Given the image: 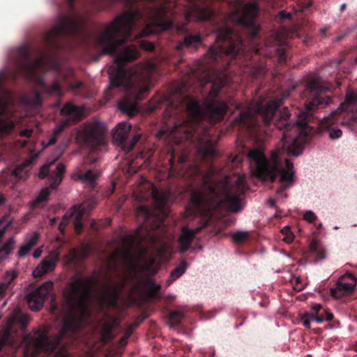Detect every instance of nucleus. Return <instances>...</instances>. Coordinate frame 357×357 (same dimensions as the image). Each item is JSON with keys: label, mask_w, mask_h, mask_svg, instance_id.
<instances>
[{"label": "nucleus", "mask_w": 357, "mask_h": 357, "mask_svg": "<svg viewBox=\"0 0 357 357\" xmlns=\"http://www.w3.org/2000/svg\"><path fill=\"white\" fill-rule=\"evenodd\" d=\"M327 89L318 78L307 82L305 93L310 97L305 102V109L298 114L296 122L290 120L291 114L287 107L279 110L281 100H271L265 103L260 100L250 103L233 121L234 126L241 127L251 137H258L261 132L266 131L273 117H276L273 126L282 131V150L273 151L271 158H268L263 151L254 149L249 151L248 158L251 172L256 177L264 181L274 183L280 176V186L276 190L278 195H284L287 197V195L284 192L294 182V164L287 158L283 159L280 155L282 152L287 151L289 155H300L307 137L328 130L336 123L337 116L342 112L348 113L347 117L344 116L341 124L349 127L357 126V111H353L354 105L357 103V93L354 92L347 94L344 102L339 109L318 119L316 127L310 125L316 119L314 116L315 111L326 107L331 102L330 96L324 93Z\"/></svg>", "instance_id": "nucleus-1"}, {"label": "nucleus", "mask_w": 357, "mask_h": 357, "mask_svg": "<svg viewBox=\"0 0 357 357\" xmlns=\"http://www.w3.org/2000/svg\"><path fill=\"white\" fill-rule=\"evenodd\" d=\"M142 15L139 9H135L117 16L94 40L96 47L101 50L100 56L115 55L114 63L107 69L109 85L106 96L112 98L109 94L112 89L125 86L128 91L129 99L123 98L118 107L129 115L137 111V102L148 96L151 89V74L155 69V65L147 63L126 68V63L138 58L137 47L132 45L123 47L118 54L116 52L123 43L132 39V32Z\"/></svg>", "instance_id": "nucleus-2"}, {"label": "nucleus", "mask_w": 357, "mask_h": 357, "mask_svg": "<svg viewBox=\"0 0 357 357\" xmlns=\"http://www.w3.org/2000/svg\"><path fill=\"white\" fill-rule=\"evenodd\" d=\"M99 278L91 276L73 275L63 291L66 314L57 336L49 337L44 331L38 330L33 337L31 357H69L63 339L74 335L81 328L86 317L89 315V303L94 296V287Z\"/></svg>", "instance_id": "nucleus-3"}, {"label": "nucleus", "mask_w": 357, "mask_h": 357, "mask_svg": "<svg viewBox=\"0 0 357 357\" xmlns=\"http://www.w3.org/2000/svg\"><path fill=\"white\" fill-rule=\"evenodd\" d=\"M211 89L203 100V109L196 99L186 96L179 105L170 103L165 112V127L158 132V137L166 135L176 143L183 140H191L196 132L197 126L202 119L207 116L213 123L220 121L228 109L227 104L218 100L221 89L227 84V78L217 75L210 79Z\"/></svg>", "instance_id": "nucleus-4"}, {"label": "nucleus", "mask_w": 357, "mask_h": 357, "mask_svg": "<svg viewBox=\"0 0 357 357\" xmlns=\"http://www.w3.org/2000/svg\"><path fill=\"white\" fill-rule=\"evenodd\" d=\"M186 160L187 156L185 155L178 157L177 162L182 166L181 174L186 179L191 181H199L201 183L199 187L192 190L190 197V202L197 212L210 211L215 206L221 197L231 211L236 213L240 211V196L244 194L246 189L245 178L239 176L232 183L228 181L218 183L212 181L197 165H188L184 169L183 165Z\"/></svg>", "instance_id": "nucleus-5"}, {"label": "nucleus", "mask_w": 357, "mask_h": 357, "mask_svg": "<svg viewBox=\"0 0 357 357\" xmlns=\"http://www.w3.org/2000/svg\"><path fill=\"white\" fill-rule=\"evenodd\" d=\"M151 195L153 199L155 209L151 211L146 206H140L137 208V212L139 216L143 218V222L139 225L138 230L135 235L126 236L123 241L130 245L126 248L123 257L126 259L132 260L133 255L132 254L130 246L135 241L139 243L149 239L153 246L160 245L157 252L160 255H165L168 250V243L163 240L158 234L153 233L164 230V221L168 216L167 202L169 195L166 192H160L157 188L152 190Z\"/></svg>", "instance_id": "nucleus-6"}, {"label": "nucleus", "mask_w": 357, "mask_h": 357, "mask_svg": "<svg viewBox=\"0 0 357 357\" xmlns=\"http://www.w3.org/2000/svg\"><path fill=\"white\" fill-rule=\"evenodd\" d=\"M15 69L10 73L15 81L19 76L36 83L44 92L50 95L61 96V87L58 80H54L50 86L45 82L43 73L47 70V65L45 55L33 58L30 54L28 45H23L17 49L13 59Z\"/></svg>", "instance_id": "nucleus-7"}, {"label": "nucleus", "mask_w": 357, "mask_h": 357, "mask_svg": "<svg viewBox=\"0 0 357 357\" xmlns=\"http://www.w3.org/2000/svg\"><path fill=\"white\" fill-rule=\"evenodd\" d=\"M244 53L242 38L233 32L231 29L225 27L219 31L215 44L208 52L211 62L218 63L228 59L227 63Z\"/></svg>", "instance_id": "nucleus-8"}, {"label": "nucleus", "mask_w": 357, "mask_h": 357, "mask_svg": "<svg viewBox=\"0 0 357 357\" xmlns=\"http://www.w3.org/2000/svg\"><path fill=\"white\" fill-rule=\"evenodd\" d=\"M84 27V22L79 17L61 14L55 25L43 35V43L48 48L57 50L62 46L63 38L79 35Z\"/></svg>", "instance_id": "nucleus-9"}, {"label": "nucleus", "mask_w": 357, "mask_h": 357, "mask_svg": "<svg viewBox=\"0 0 357 357\" xmlns=\"http://www.w3.org/2000/svg\"><path fill=\"white\" fill-rule=\"evenodd\" d=\"M259 7L255 2L243 4L241 0H237L234 10L231 13L230 20L238 25L245 28L252 39L257 37L260 27L257 23Z\"/></svg>", "instance_id": "nucleus-10"}, {"label": "nucleus", "mask_w": 357, "mask_h": 357, "mask_svg": "<svg viewBox=\"0 0 357 357\" xmlns=\"http://www.w3.org/2000/svg\"><path fill=\"white\" fill-rule=\"evenodd\" d=\"M175 1H164L149 8L148 15L150 25L157 31H166L173 26L172 16L176 13Z\"/></svg>", "instance_id": "nucleus-11"}, {"label": "nucleus", "mask_w": 357, "mask_h": 357, "mask_svg": "<svg viewBox=\"0 0 357 357\" xmlns=\"http://www.w3.org/2000/svg\"><path fill=\"white\" fill-rule=\"evenodd\" d=\"M131 125L127 122H121L115 127L112 132L113 141L121 146L126 153L132 150L141 137L139 134L134 135L131 139H129Z\"/></svg>", "instance_id": "nucleus-12"}, {"label": "nucleus", "mask_w": 357, "mask_h": 357, "mask_svg": "<svg viewBox=\"0 0 357 357\" xmlns=\"http://www.w3.org/2000/svg\"><path fill=\"white\" fill-rule=\"evenodd\" d=\"M185 20L190 21H206L210 20L214 15V11L208 6H204L203 0H185Z\"/></svg>", "instance_id": "nucleus-13"}, {"label": "nucleus", "mask_w": 357, "mask_h": 357, "mask_svg": "<svg viewBox=\"0 0 357 357\" xmlns=\"http://www.w3.org/2000/svg\"><path fill=\"white\" fill-rule=\"evenodd\" d=\"M53 286L52 281H47L26 295L27 303L31 310L37 312L43 307L45 300L52 290Z\"/></svg>", "instance_id": "nucleus-14"}, {"label": "nucleus", "mask_w": 357, "mask_h": 357, "mask_svg": "<svg viewBox=\"0 0 357 357\" xmlns=\"http://www.w3.org/2000/svg\"><path fill=\"white\" fill-rule=\"evenodd\" d=\"M356 284V280L354 275L347 273L338 279L335 287L330 289L331 295L335 298L349 296L353 293Z\"/></svg>", "instance_id": "nucleus-15"}, {"label": "nucleus", "mask_w": 357, "mask_h": 357, "mask_svg": "<svg viewBox=\"0 0 357 357\" xmlns=\"http://www.w3.org/2000/svg\"><path fill=\"white\" fill-rule=\"evenodd\" d=\"M97 205L96 199H89L81 204L75 205L71 208L75 215V231L77 234H80L84 229V217L88 215Z\"/></svg>", "instance_id": "nucleus-16"}, {"label": "nucleus", "mask_w": 357, "mask_h": 357, "mask_svg": "<svg viewBox=\"0 0 357 357\" xmlns=\"http://www.w3.org/2000/svg\"><path fill=\"white\" fill-rule=\"evenodd\" d=\"M60 112L61 115L68 116L69 118L62 121L61 123L54 129L53 134L58 137L65 128L70 126L73 123L79 121L82 115L80 109L70 102L66 103L61 108Z\"/></svg>", "instance_id": "nucleus-17"}, {"label": "nucleus", "mask_w": 357, "mask_h": 357, "mask_svg": "<svg viewBox=\"0 0 357 357\" xmlns=\"http://www.w3.org/2000/svg\"><path fill=\"white\" fill-rule=\"evenodd\" d=\"M99 176L100 172L98 169H89L85 170L84 165H82L74 169L71 174V178L75 181H79L89 185L91 189H94Z\"/></svg>", "instance_id": "nucleus-18"}, {"label": "nucleus", "mask_w": 357, "mask_h": 357, "mask_svg": "<svg viewBox=\"0 0 357 357\" xmlns=\"http://www.w3.org/2000/svg\"><path fill=\"white\" fill-rule=\"evenodd\" d=\"M77 139L91 151H96L104 144L103 137L94 128H91L79 134Z\"/></svg>", "instance_id": "nucleus-19"}, {"label": "nucleus", "mask_w": 357, "mask_h": 357, "mask_svg": "<svg viewBox=\"0 0 357 357\" xmlns=\"http://www.w3.org/2000/svg\"><path fill=\"white\" fill-rule=\"evenodd\" d=\"M202 229V227H197L192 229L187 227H183L181 229V235L177 241L181 253H185L190 249L193 239L201 231Z\"/></svg>", "instance_id": "nucleus-20"}, {"label": "nucleus", "mask_w": 357, "mask_h": 357, "mask_svg": "<svg viewBox=\"0 0 357 357\" xmlns=\"http://www.w3.org/2000/svg\"><path fill=\"white\" fill-rule=\"evenodd\" d=\"M202 38L199 33L192 35L186 34L183 41H179L176 45L177 51H182L184 47L197 49L202 43Z\"/></svg>", "instance_id": "nucleus-21"}, {"label": "nucleus", "mask_w": 357, "mask_h": 357, "mask_svg": "<svg viewBox=\"0 0 357 357\" xmlns=\"http://www.w3.org/2000/svg\"><path fill=\"white\" fill-rule=\"evenodd\" d=\"M199 142L201 144L199 152L204 158L213 159L218 156V151L215 149V144L211 139H207L205 142H203V139H201Z\"/></svg>", "instance_id": "nucleus-22"}, {"label": "nucleus", "mask_w": 357, "mask_h": 357, "mask_svg": "<svg viewBox=\"0 0 357 357\" xmlns=\"http://www.w3.org/2000/svg\"><path fill=\"white\" fill-rule=\"evenodd\" d=\"M56 266V259L52 257L45 258L33 271V275L34 277H41L44 274L52 271Z\"/></svg>", "instance_id": "nucleus-23"}, {"label": "nucleus", "mask_w": 357, "mask_h": 357, "mask_svg": "<svg viewBox=\"0 0 357 357\" xmlns=\"http://www.w3.org/2000/svg\"><path fill=\"white\" fill-rule=\"evenodd\" d=\"M66 171V166L63 163H59L56 169L50 175V185L52 189L56 188L62 180L63 174Z\"/></svg>", "instance_id": "nucleus-24"}, {"label": "nucleus", "mask_w": 357, "mask_h": 357, "mask_svg": "<svg viewBox=\"0 0 357 357\" xmlns=\"http://www.w3.org/2000/svg\"><path fill=\"white\" fill-rule=\"evenodd\" d=\"M15 123L10 117L0 118V138L9 135L15 129Z\"/></svg>", "instance_id": "nucleus-25"}, {"label": "nucleus", "mask_w": 357, "mask_h": 357, "mask_svg": "<svg viewBox=\"0 0 357 357\" xmlns=\"http://www.w3.org/2000/svg\"><path fill=\"white\" fill-rule=\"evenodd\" d=\"M50 190L48 188H43L36 199L31 202L32 208H43L49 199Z\"/></svg>", "instance_id": "nucleus-26"}, {"label": "nucleus", "mask_w": 357, "mask_h": 357, "mask_svg": "<svg viewBox=\"0 0 357 357\" xmlns=\"http://www.w3.org/2000/svg\"><path fill=\"white\" fill-rule=\"evenodd\" d=\"M17 277L15 271H7L3 279V282L0 283V301L4 296L6 291L8 289L11 282Z\"/></svg>", "instance_id": "nucleus-27"}, {"label": "nucleus", "mask_w": 357, "mask_h": 357, "mask_svg": "<svg viewBox=\"0 0 357 357\" xmlns=\"http://www.w3.org/2000/svg\"><path fill=\"white\" fill-rule=\"evenodd\" d=\"M119 298L118 290L114 287L109 288L100 297L102 301H107L110 305H116Z\"/></svg>", "instance_id": "nucleus-28"}, {"label": "nucleus", "mask_w": 357, "mask_h": 357, "mask_svg": "<svg viewBox=\"0 0 357 357\" xmlns=\"http://www.w3.org/2000/svg\"><path fill=\"white\" fill-rule=\"evenodd\" d=\"M188 266V263L183 260L178 266L173 269L170 273L169 279L167 280L168 284L180 278L185 272Z\"/></svg>", "instance_id": "nucleus-29"}, {"label": "nucleus", "mask_w": 357, "mask_h": 357, "mask_svg": "<svg viewBox=\"0 0 357 357\" xmlns=\"http://www.w3.org/2000/svg\"><path fill=\"white\" fill-rule=\"evenodd\" d=\"M15 244V237L9 238L0 248V256L6 259L13 250Z\"/></svg>", "instance_id": "nucleus-30"}, {"label": "nucleus", "mask_w": 357, "mask_h": 357, "mask_svg": "<svg viewBox=\"0 0 357 357\" xmlns=\"http://www.w3.org/2000/svg\"><path fill=\"white\" fill-rule=\"evenodd\" d=\"M29 317L22 314L20 312H15L10 317L9 322L10 324L18 322L23 328H25L29 322Z\"/></svg>", "instance_id": "nucleus-31"}, {"label": "nucleus", "mask_w": 357, "mask_h": 357, "mask_svg": "<svg viewBox=\"0 0 357 357\" xmlns=\"http://www.w3.org/2000/svg\"><path fill=\"white\" fill-rule=\"evenodd\" d=\"M145 286L147 289V296L150 299H154L158 294L161 286L160 284H156L153 281L151 280H148Z\"/></svg>", "instance_id": "nucleus-32"}, {"label": "nucleus", "mask_w": 357, "mask_h": 357, "mask_svg": "<svg viewBox=\"0 0 357 357\" xmlns=\"http://www.w3.org/2000/svg\"><path fill=\"white\" fill-rule=\"evenodd\" d=\"M70 219L73 220V225H75V215L71 208L65 213L59 225V230L61 234L64 233L65 228L68 225Z\"/></svg>", "instance_id": "nucleus-33"}, {"label": "nucleus", "mask_w": 357, "mask_h": 357, "mask_svg": "<svg viewBox=\"0 0 357 357\" xmlns=\"http://www.w3.org/2000/svg\"><path fill=\"white\" fill-rule=\"evenodd\" d=\"M311 250L316 255V257L319 259H324L325 258V251L319 245L318 241L313 240L310 244Z\"/></svg>", "instance_id": "nucleus-34"}, {"label": "nucleus", "mask_w": 357, "mask_h": 357, "mask_svg": "<svg viewBox=\"0 0 357 357\" xmlns=\"http://www.w3.org/2000/svg\"><path fill=\"white\" fill-rule=\"evenodd\" d=\"M184 314L178 310L171 311L169 314V321L172 326H178L181 323V320Z\"/></svg>", "instance_id": "nucleus-35"}, {"label": "nucleus", "mask_w": 357, "mask_h": 357, "mask_svg": "<svg viewBox=\"0 0 357 357\" xmlns=\"http://www.w3.org/2000/svg\"><path fill=\"white\" fill-rule=\"evenodd\" d=\"M151 103L153 105L151 109H156L160 107V105L165 102H169L167 96L164 94H158L155 96L151 100Z\"/></svg>", "instance_id": "nucleus-36"}, {"label": "nucleus", "mask_w": 357, "mask_h": 357, "mask_svg": "<svg viewBox=\"0 0 357 357\" xmlns=\"http://www.w3.org/2000/svg\"><path fill=\"white\" fill-rule=\"evenodd\" d=\"M11 226L8 215H3L0 219V238L3 236L7 229Z\"/></svg>", "instance_id": "nucleus-37"}, {"label": "nucleus", "mask_w": 357, "mask_h": 357, "mask_svg": "<svg viewBox=\"0 0 357 357\" xmlns=\"http://www.w3.org/2000/svg\"><path fill=\"white\" fill-rule=\"evenodd\" d=\"M230 236L235 243H241L248 238L249 233L248 231H236L231 234Z\"/></svg>", "instance_id": "nucleus-38"}, {"label": "nucleus", "mask_w": 357, "mask_h": 357, "mask_svg": "<svg viewBox=\"0 0 357 357\" xmlns=\"http://www.w3.org/2000/svg\"><path fill=\"white\" fill-rule=\"evenodd\" d=\"M251 75L253 79H259L264 77L266 75V68L263 66L254 67L251 70Z\"/></svg>", "instance_id": "nucleus-39"}, {"label": "nucleus", "mask_w": 357, "mask_h": 357, "mask_svg": "<svg viewBox=\"0 0 357 357\" xmlns=\"http://www.w3.org/2000/svg\"><path fill=\"white\" fill-rule=\"evenodd\" d=\"M38 238V233L35 232L31 237L26 239L25 243L30 248H33L37 244Z\"/></svg>", "instance_id": "nucleus-40"}, {"label": "nucleus", "mask_w": 357, "mask_h": 357, "mask_svg": "<svg viewBox=\"0 0 357 357\" xmlns=\"http://www.w3.org/2000/svg\"><path fill=\"white\" fill-rule=\"evenodd\" d=\"M32 248L27 245L25 243L20 248L17 256L19 258L25 257Z\"/></svg>", "instance_id": "nucleus-41"}, {"label": "nucleus", "mask_w": 357, "mask_h": 357, "mask_svg": "<svg viewBox=\"0 0 357 357\" xmlns=\"http://www.w3.org/2000/svg\"><path fill=\"white\" fill-rule=\"evenodd\" d=\"M278 62L280 64H284L287 61V54L284 50L278 48Z\"/></svg>", "instance_id": "nucleus-42"}, {"label": "nucleus", "mask_w": 357, "mask_h": 357, "mask_svg": "<svg viewBox=\"0 0 357 357\" xmlns=\"http://www.w3.org/2000/svg\"><path fill=\"white\" fill-rule=\"evenodd\" d=\"M304 219L310 223H314L317 220V216L312 211H307L303 215Z\"/></svg>", "instance_id": "nucleus-43"}, {"label": "nucleus", "mask_w": 357, "mask_h": 357, "mask_svg": "<svg viewBox=\"0 0 357 357\" xmlns=\"http://www.w3.org/2000/svg\"><path fill=\"white\" fill-rule=\"evenodd\" d=\"M50 166V165H45L41 167L40 171L38 174V176L40 178L44 179L46 176H47V175L49 174Z\"/></svg>", "instance_id": "nucleus-44"}, {"label": "nucleus", "mask_w": 357, "mask_h": 357, "mask_svg": "<svg viewBox=\"0 0 357 357\" xmlns=\"http://www.w3.org/2000/svg\"><path fill=\"white\" fill-rule=\"evenodd\" d=\"M342 130L339 128H333L330 130L329 137L330 138L335 139L341 137Z\"/></svg>", "instance_id": "nucleus-45"}, {"label": "nucleus", "mask_w": 357, "mask_h": 357, "mask_svg": "<svg viewBox=\"0 0 357 357\" xmlns=\"http://www.w3.org/2000/svg\"><path fill=\"white\" fill-rule=\"evenodd\" d=\"M299 5L302 9V10H305L309 9L312 5V0H300Z\"/></svg>", "instance_id": "nucleus-46"}, {"label": "nucleus", "mask_w": 357, "mask_h": 357, "mask_svg": "<svg viewBox=\"0 0 357 357\" xmlns=\"http://www.w3.org/2000/svg\"><path fill=\"white\" fill-rule=\"evenodd\" d=\"M78 256V253L75 250H70L69 254L66 256L69 263L75 261Z\"/></svg>", "instance_id": "nucleus-47"}, {"label": "nucleus", "mask_w": 357, "mask_h": 357, "mask_svg": "<svg viewBox=\"0 0 357 357\" xmlns=\"http://www.w3.org/2000/svg\"><path fill=\"white\" fill-rule=\"evenodd\" d=\"M141 47L148 51H152L155 49L154 45L149 41L143 40L141 43Z\"/></svg>", "instance_id": "nucleus-48"}, {"label": "nucleus", "mask_w": 357, "mask_h": 357, "mask_svg": "<svg viewBox=\"0 0 357 357\" xmlns=\"http://www.w3.org/2000/svg\"><path fill=\"white\" fill-rule=\"evenodd\" d=\"M22 172H23V167L19 166L13 170L12 174L16 178L21 179V178H22Z\"/></svg>", "instance_id": "nucleus-49"}, {"label": "nucleus", "mask_w": 357, "mask_h": 357, "mask_svg": "<svg viewBox=\"0 0 357 357\" xmlns=\"http://www.w3.org/2000/svg\"><path fill=\"white\" fill-rule=\"evenodd\" d=\"M69 86L73 90L76 91L81 89L83 86V82L77 80L73 81L69 83Z\"/></svg>", "instance_id": "nucleus-50"}, {"label": "nucleus", "mask_w": 357, "mask_h": 357, "mask_svg": "<svg viewBox=\"0 0 357 357\" xmlns=\"http://www.w3.org/2000/svg\"><path fill=\"white\" fill-rule=\"evenodd\" d=\"M8 333L0 338V352L1 351L3 347L8 342Z\"/></svg>", "instance_id": "nucleus-51"}, {"label": "nucleus", "mask_w": 357, "mask_h": 357, "mask_svg": "<svg viewBox=\"0 0 357 357\" xmlns=\"http://www.w3.org/2000/svg\"><path fill=\"white\" fill-rule=\"evenodd\" d=\"M169 165H170V168L172 169H176V163H175V155H174V152L172 151L171 153V155H170V158L169 159Z\"/></svg>", "instance_id": "nucleus-52"}, {"label": "nucleus", "mask_w": 357, "mask_h": 357, "mask_svg": "<svg viewBox=\"0 0 357 357\" xmlns=\"http://www.w3.org/2000/svg\"><path fill=\"white\" fill-rule=\"evenodd\" d=\"M33 130L31 129H24L20 132V136L24 137H30L32 135Z\"/></svg>", "instance_id": "nucleus-53"}, {"label": "nucleus", "mask_w": 357, "mask_h": 357, "mask_svg": "<svg viewBox=\"0 0 357 357\" xmlns=\"http://www.w3.org/2000/svg\"><path fill=\"white\" fill-rule=\"evenodd\" d=\"M279 17L280 19H290L291 17V15L285 10H281L279 13Z\"/></svg>", "instance_id": "nucleus-54"}, {"label": "nucleus", "mask_w": 357, "mask_h": 357, "mask_svg": "<svg viewBox=\"0 0 357 357\" xmlns=\"http://www.w3.org/2000/svg\"><path fill=\"white\" fill-rule=\"evenodd\" d=\"M294 238V235L292 234V232H290L289 234L284 236L283 241L287 243H290L293 241Z\"/></svg>", "instance_id": "nucleus-55"}, {"label": "nucleus", "mask_w": 357, "mask_h": 357, "mask_svg": "<svg viewBox=\"0 0 357 357\" xmlns=\"http://www.w3.org/2000/svg\"><path fill=\"white\" fill-rule=\"evenodd\" d=\"M302 321H303V325L305 326V328H310V319L305 317V314H303V316L302 317Z\"/></svg>", "instance_id": "nucleus-56"}, {"label": "nucleus", "mask_w": 357, "mask_h": 357, "mask_svg": "<svg viewBox=\"0 0 357 357\" xmlns=\"http://www.w3.org/2000/svg\"><path fill=\"white\" fill-rule=\"evenodd\" d=\"M155 263V259L153 257H150L148 264L146 265V270H149Z\"/></svg>", "instance_id": "nucleus-57"}, {"label": "nucleus", "mask_w": 357, "mask_h": 357, "mask_svg": "<svg viewBox=\"0 0 357 357\" xmlns=\"http://www.w3.org/2000/svg\"><path fill=\"white\" fill-rule=\"evenodd\" d=\"M305 317H307L310 319V321H315V317H317V314L310 313V312H305Z\"/></svg>", "instance_id": "nucleus-58"}, {"label": "nucleus", "mask_w": 357, "mask_h": 357, "mask_svg": "<svg viewBox=\"0 0 357 357\" xmlns=\"http://www.w3.org/2000/svg\"><path fill=\"white\" fill-rule=\"evenodd\" d=\"M321 305H319V304H314L312 309V310L315 312V314H318V312H319V310L321 309Z\"/></svg>", "instance_id": "nucleus-59"}, {"label": "nucleus", "mask_w": 357, "mask_h": 357, "mask_svg": "<svg viewBox=\"0 0 357 357\" xmlns=\"http://www.w3.org/2000/svg\"><path fill=\"white\" fill-rule=\"evenodd\" d=\"M58 136L55 135H52V137L50 139V141L48 142V145H53L56 143L57 140Z\"/></svg>", "instance_id": "nucleus-60"}, {"label": "nucleus", "mask_w": 357, "mask_h": 357, "mask_svg": "<svg viewBox=\"0 0 357 357\" xmlns=\"http://www.w3.org/2000/svg\"><path fill=\"white\" fill-rule=\"evenodd\" d=\"M41 254L42 250L40 248H38L33 252V257L34 258H38L39 257H40Z\"/></svg>", "instance_id": "nucleus-61"}, {"label": "nucleus", "mask_w": 357, "mask_h": 357, "mask_svg": "<svg viewBox=\"0 0 357 357\" xmlns=\"http://www.w3.org/2000/svg\"><path fill=\"white\" fill-rule=\"evenodd\" d=\"M148 253V250L146 248H142L140 249V257H145Z\"/></svg>", "instance_id": "nucleus-62"}, {"label": "nucleus", "mask_w": 357, "mask_h": 357, "mask_svg": "<svg viewBox=\"0 0 357 357\" xmlns=\"http://www.w3.org/2000/svg\"><path fill=\"white\" fill-rule=\"evenodd\" d=\"M324 321V317L322 314L318 315L317 314V317H315V321L317 323H322Z\"/></svg>", "instance_id": "nucleus-63"}, {"label": "nucleus", "mask_w": 357, "mask_h": 357, "mask_svg": "<svg viewBox=\"0 0 357 357\" xmlns=\"http://www.w3.org/2000/svg\"><path fill=\"white\" fill-rule=\"evenodd\" d=\"M281 232H282V234H284V235L285 236V235H287V234H289V233H290V232H291V231H290L289 227H284L282 229Z\"/></svg>", "instance_id": "nucleus-64"}]
</instances>
